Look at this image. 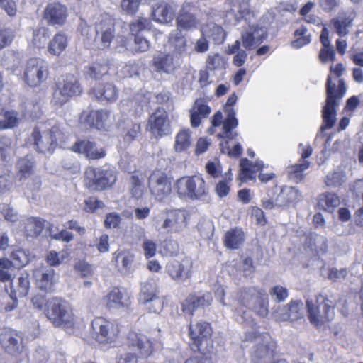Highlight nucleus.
<instances>
[{"label": "nucleus", "instance_id": "obj_54", "mask_svg": "<svg viewBox=\"0 0 363 363\" xmlns=\"http://www.w3.org/2000/svg\"><path fill=\"white\" fill-rule=\"evenodd\" d=\"M229 53L235 54L233 62L237 67H241L246 61L247 54L245 50L240 49V41L237 40L229 46Z\"/></svg>", "mask_w": 363, "mask_h": 363}, {"label": "nucleus", "instance_id": "obj_22", "mask_svg": "<svg viewBox=\"0 0 363 363\" xmlns=\"http://www.w3.org/2000/svg\"><path fill=\"white\" fill-rule=\"evenodd\" d=\"M111 113L106 110H94L82 112L80 120L98 130H106L111 125Z\"/></svg>", "mask_w": 363, "mask_h": 363}, {"label": "nucleus", "instance_id": "obj_51", "mask_svg": "<svg viewBox=\"0 0 363 363\" xmlns=\"http://www.w3.org/2000/svg\"><path fill=\"white\" fill-rule=\"evenodd\" d=\"M346 181V174L340 167H337L334 172L328 174L325 179V184L328 186L334 188L342 186Z\"/></svg>", "mask_w": 363, "mask_h": 363}, {"label": "nucleus", "instance_id": "obj_12", "mask_svg": "<svg viewBox=\"0 0 363 363\" xmlns=\"http://www.w3.org/2000/svg\"><path fill=\"white\" fill-rule=\"evenodd\" d=\"M148 186L151 194L156 200L163 201L172 192L170 179L167 174L160 171H154L149 177Z\"/></svg>", "mask_w": 363, "mask_h": 363}, {"label": "nucleus", "instance_id": "obj_14", "mask_svg": "<svg viewBox=\"0 0 363 363\" xmlns=\"http://www.w3.org/2000/svg\"><path fill=\"white\" fill-rule=\"evenodd\" d=\"M0 347L7 354L18 357L23 350V338L16 330L4 328L0 333Z\"/></svg>", "mask_w": 363, "mask_h": 363}, {"label": "nucleus", "instance_id": "obj_43", "mask_svg": "<svg viewBox=\"0 0 363 363\" xmlns=\"http://www.w3.org/2000/svg\"><path fill=\"white\" fill-rule=\"evenodd\" d=\"M120 127L124 142L128 144L135 140L141 132V128L139 123L129 121L124 123L123 125H120Z\"/></svg>", "mask_w": 363, "mask_h": 363}, {"label": "nucleus", "instance_id": "obj_13", "mask_svg": "<svg viewBox=\"0 0 363 363\" xmlns=\"http://www.w3.org/2000/svg\"><path fill=\"white\" fill-rule=\"evenodd\" d=\"M237 99V95L235 93H233L228 97L225 103L224 108L227 116L223 121L222 132L218 134V138H219L233 140L238 135L237 132L233 131L238 125V121L235 117L236 113L233 108V106L236 104Z\"/></svg>", "mask_w": 363, "mask_h": 363}, {"label": "nucleus", "instance_id": "obj_64", "mask_svg": "<svg viewBox=\"0 0 363 363\" xmlns=\"http://www.w3.org/2000/svg\"><path fill=\"white\" fill-rule=\"evenodd\" d=\"M331 23L333 24L336 33L340 36H344L346 35L348 33L347 28L351 24V20L347 18L333 19L331 21Z\"/></svg>", "mask_w": 363, "mask_h": 363}, {"label": "nucleus", "instance_id": "obj_24", "mask_svg": "<svg viewBox=\"0 0 363 363\" xmlns=\"http://www.w3.org/2000/svg\"><path fill=\"white\" fill-rule=\"evenodd\" d=\"M197 11V7L194 4L185 2L177 18L178 27L185 30L196 28L199 24V21L196 17Z\"/></svg>", "mask_w": 363, "mask_h": 363}, {"label": "nucleus", "instance_id": "obj_33", "mask_svg": "<svg viewBox=\"0 0 363 363\" xmlns=\"http://www.w3.org/2000/svg\"><path fill=\"white\" fill-rule=\"evenodd\" d=\"M90 94L99 101H114L118 98V89L111 83L97 84L90 90Z\"/></svg>", "mask_w": 363, "mask_h": 363}, {"label": "nucleus", "instance_id": "obj_59", "mask_svg": "<svg viewBox=\"0 0 363 363\" xmlns=\"http://www.w3.org/2000/svg\"><path fill=\"white\" fill-rule=\"evenodd\" d=\"M0 215L7 222L14 223L18 220V212L9 204L5 203L0 204Z\"/></svg>", "mask_w": 363, "mask_h": 363}, {"label": "nucleus", "instance_id": "obj_3", "mask_svg": "<svg viewBox=\"0 0 363 363\" xmlns=\"http://www.w3.org/2000/svg\"><path fill=\"white\" fill-rule=\"evenodd\" d=\"M189 214L184 209H165L155 218L156 229L168 233H181L186 228Z\"/></svg>", "mask_w": 363, "mask_h": 363}, {"label": "nucleus", "instance_id": "obj_28", "mask_svg": "<svg viewBox=\"0 0 363 363\" xmlns=\"http://www.w3.org/2000/svg\"><path fill=\"white\" fill-rule=\"evenodd\" d=\"M74 152L82 154L89 160H99L104 158L106 152L104 148H98L95 143L88 140H79L72 147Z\"/></svg>", "mask_w": 363, "mask_h": 363}, {"label": "nucleus", "instance_id": "obj_32", "mask_svg": "<svg viewBox=\"0 0 363 363\" xmlns=\"http://www.w3.org/2000/svg\"><path fill=\"white\" fill-rule=\"evenodd\" d=\"M105 301L106 307L111 309L128 307L130 304L128 294L118 288L111 290L105 297Z\"/></svg>", "mask_w": 363, "mask_h": 363}, {"label": "nucleus", "instance_id": "obj_35", "mask_svg": "<svg viewBox=\"0 0 363 363\" xmlns=\"http://www.w3.org/2000/svg\"><path fill=\"white\" fill-rule=\"evenodd\" d=\"M16 179L23 182L31 177L35 170V162L32 156L20 158L16 163Z\"/></svg>", "mask_w": 363, "mask_h": 363}, {"label": "nucleus", "instance_id": "obj_46", "mask_svg": "<svg viewBox=\"0 0 363 363\" xmlns=\"http://www.w3.org/2000/svg\"><path fill=\"white\" fill-rule=\"evenodd\" d=\"M309 166L310 162L308 161L299 162L298 164L289 166L286 168L289 179L296 183L301 182L304 177L303 172L307 169Z\"/></svg>", "mask_w": 363, "mask_h": 363}, {"label": "nucleus", "instance_id": "obj_17", "mask_svg": "<svg viewBox=\"0 0 363 363\" xmlns=\"http://www.w3.org/2000/svg\"><path fill=\"white\" fill-rule=\"evenodd\" d=\"M272 315L278 321L294 322L303 319V303L301 301H291L287 305L279 306L272 312Z\"/></svg>", "mask_w": 363, "mask_h": 363}, {"label": "nucleus", "instance_id": "obj_53", "mask_svg": "<svg viewBox=\"0 0 363 363\" xmlns=\"http://www.w3.org/2000/svg\"><path fill=\"white\" fill-rule=\"evenodd\" d=\"M14 268L11 261L6 257L0 258V281L7 282L13 279Z\"/></svg>", "mask_w": 363, "mask_h": 363}, {"label": "nucleus", "instance_id": "obj_16", "mask_svg": "<svg viewBox=\"0 0 363 363\" xmlns=\"http://www.w3.org/2000/svg\"><path fill=\"white\" fill-rule=\"evenodd\" d=\"M147 129L155 137H163L171 133V125L166 111L157 108L149 118Z\"/></svg>", "mask_w": 363, "mask_h": 363}, {"label": "nucleus", "instance_id": "obj_7", "mask_svg": "<svg viewBox=\"0 0 363 363\" xmlns=\"http://www.w3.org/2000/svg\"><path fill=\"white\" fill-rule=\"evenodd\" d=\"M47 318L55 325L71 328L74 318L69 304L59 298H52L47 303Z\"/></svg>", "mask_w": 363, "mask_h": 363}, {"label": "nucleus", "instance_id": "obj_18", "mask_svg": "<svg viewBox=\"0 0 363 363\" xmlns=\"http://www.w3.org/2000/svg\"><path fill=\"white\" fill-rule=\"evenodd\" d=\"M254 20L250 22L245 21L247 27H244L241 33V40L243 47L247 50H252L262 43L266 38V32L263 28L253 24Z\"/></svg>", "mask_w": 363, "mask_h": 363}, {"label": "nucleus", "instance_id": "obj_19", "mask_svg": "<svg viewBox=\"0 0 363 363\" xmlns=\"http://www.w3.org/2000/svg\"><path fill=\"white\" fill-rule=\"evenodd\" d=\"M92 335L100 343H108L113 341L116 334L113 325L107 320L99 317L91 322Z\"/></svg>", "mask_w": 363, "mask_h": 363}, {"label": "nucleus", "instance_id": "obj_27", "mask_svg": "<svg viewBox=\"0 0 363 363\" xmlns=\"http://www.w3.org/2000/svg\"><path fill=\"white\" fill-rule=\"evenodd\" d=\"M33 274L38 287L45 291H51L57 281L55 272L50 267L40 266L33 269Z\"/></svg>", "mask_w": 363, "mask_h": 363}, {"label": "nucleus", "instance_id": "obj_57", "mask_svg": "<svg viewBox=\"0 0 363 363\" xmlns=\"http://www.w3.org/2000/svg\"><path fill=\"white\" fill-rule=\"evenodd\" d=\"M4 118V119L0 120V130L15 128L18 124V113L16 111H6Z\"/></svg>", "mask_w": 363, "mask_h": 363}, {"label": "nucleus", "instance_id": "obj_62", "mask_svg": "<svg viewBox=\"0 0 363 363\" xmlns=\"http://www.w3.org/2000/svg\"><path fill=\"white\" fill-rule=\"evenodd\" d=\"M12 140L10 138L3 136L0 138V160L8 161L11 151Z\"/></svg>", "mask_w": 363, "mask_h": 363}, {"label": "nucleus", "instance_id": "obj_49", "mask_svg": "<svg viewBox=\"0 0 363 363\" xmlns=\"http://www.w3.org/2000/svg\"><path fill=\"white\" fill-rule=\"evenodd\" d=\"M156 296H157V281L154 279H150L142 284L140 299L144 303Z\"/></svg>", "mask_w": 363, "mask_h": 363}, {"label": "nucleus", "instance_id": "obj_15", "mask_svg": "<svg viewBox=\"0 0 363 363\" xmlns=\"http://www.w3.org/2000/svg\"><path fill=\"white\" fill-rule=\"evenodd\" d=\"M59 94L62 99H57V94L55 93L53 97V102L56 105L62 106L72 96L79 95L82 88L77 79L73 74H67L57 85Z\"/></svg>", "mask_w": 363, "mask_h": 363}, {"label": "nucleus", "instance_id": "obj_34", "mask_svg": "<svg viewBox=\"0 0 363 363\" xmlns=\"http://www.w3.org/2000/svg\"><path fill=\"white\" fill-rule=\"evenodd\" d=\"M152 65L156 72L170 74L176 68L173 55L170 53H159L154 57Z\"/></svg>", "mask_w": 363, "mask_h": 363}, {"label": "nucleus", "instance_id": "obj_37", "mask_svg": "<svg viewBox=\"0 0 363 363\" xmlns=\"http://www.w3.org/2000/svg\"><path fill=\"white\" fill-rule=\"evenodd\" d=\"M240 165L241 171L240 179L242 182H246L254 179L255 173L264 167L262 161H257L252 163L246 158L241 160Z\"/></svg>", "mask_w": 363, "mask_h": 363}, {"label": "nucleus", "instance_id": "obj_58", "mask_svg": "<svg viewBox=\"0 0 363 363\" xmlns=\"http://www.w3.org/2000/svg\"><path fill=\"white\" fill-rule=\"evenodd\" d=\"M67 257V253L65 251L57 252L55 250H51L48 252L45 260L50 266L57 267L62 263Z\"/></svg>", "mask_w": 363, "mask_h": 363}, {"label": "nucleus", "instance_id": "obj_56", "mask_svg": "<svg viewBox=\"0 0 363 363\" xmlns=\"http://www.w3.org/2000/svg\"><path fill=\"white\" fill-rule=\"evenodd\" d=\"M169 41L179 52H183L186 45V39L179 29H176L170 33Z\"/></svg>", "mask_w": 363, "mask_h": 363}, {"label": "nucleus", "instance_id": "obj_30", "mask_svg": "<svg viewBox=\"0 0 363 363\" xmlns=\"http://www.w3.org/2000/svg\"><path fill=\"white\" fill-rule=\"evenodd\" d=\"M211 109L203 99H198L195 101L193 107L190 110V121L193 128H197L201 125V120L206 118L211 113Z\"/></svg>", "mask_w": 363, "mask_h": 363}, {"label": "nucleus", "instance_id": "obj_2", "mask_svg": "<svg viewBox=\"0 0 363 363\" xmlns=\"http://www.w3.org/2000/svg\"><path fill=\"white\" fill-rule=\"evenodd\" d=\"M347 91L344 79H340L336 85L332 82L330 75L328 76L325 84L326 100L322 110L323 124L317 136H323L324 131L333 127L336 122L337 108Z\"/></svg>", "mask_w": 363, "mask_h": 363}, {"label": "nucleus", "instance_id": "obj_60", "mask_svg": "<svg viewBox=\"0 0 363 363\" xmlns=\"http://www.w3.org/2000/svg\"><path fill=\"white\" fill-rule=\"evenodd\" d=\"M129 26L131 33L136 35L140 31L150 30L151 22L147 18H139L131 23Z\"/></svg>", "mask_w": 363, "mask_h": 363}, {"label": "nucleus", "instance_id": "obj_44", "mask_svg": "<svg viewBox=\"0 0 363 363\" xmlns=\"http://www.w3.org/2000/svg\"><path fill=\"white\" fill-rule=\"evenodd\" d=\"M134 255L129 251H121L116 253V263L118 270L122 273H128L132 270Z\"/></svg>", "mask_w": 363, "mask_h": 363}, {"label": "nucleus", "instance_id": "obj_55", "mask_svg": "<svg viewBox=\"0 0 363 363\" xmlns=\"http://www.w3.org/2000/svg\"><path fill=\"white\" fill-rule=\"evenodd\" d=\"M50 37L49 30L45 27H40L33 30V43L35 47L43 48Z\"/></svg>", "mask_w": 363, "mask_h": 363}, {"label": "nucleus", "instance_id": "obj_47", "mask_svg": "<svg viewBox=\"0 0 363 363\" xmlns=\"http://www.w3.org/2000/svg\"><path fill=\"white\" fill-rule=\"evenodd\" d=\"M340 203V199L335 194L326 193L320 196L318 206L320 209L332 212Z\"/></svg>", "mask_w": 363, "mask_h": 363}, {"label": "nucleus", "instance_id": "obj_4", "mask_svg": "<svg viewBox=\"0 0 363 363\" xmlns=\"http://www.w3.org/2000/svg\"><path fill=\"white\" fill-rule=\"evenodd\" d=\"M308 318L311 324L319 327L330 321L335 316V301L327 296L319 294L315 300H307Z\"/></svg>", "mask_w": 363, "mask_h": 363}, {"label": "nucleus", "instance_id": "obj_61", "mask_svg": "<svg viewBox=\"0 0 363 363\" xmlns=\"http://www.w3.org/2000/svg\"><path fill=\"white\" fill-rule=\"evenodd\" d=\"M130 193L135 199H139L143 193V181L136 175L132 174L130 179Z\"/></svg>", "mask_w": 363, "mask_h": 363}, {"label": "nucleus", "instance_id": "obj_42", "mask_svg": "<svg viewBox=\"0 0 363 363\" xmlns=\"http://www.w3.org/2000/svg\"><path fill=\"white\" fill-rule=\"evenodd\" d=\"M244 242V233L240 228L231 229L225 235V245L229 249H238Z\"/></svg>", "mask_w": 363, "mask_h": 363}, {"label": "nucleus", "instance_id": "obj_41", "mask_svg": "<svg viewBox=\"0 0 363 363\" xmlns=\"http://www.w3.org/2000/svg\"><path fill=\"white\" fill-rule=\"evenodd\" d=\"M202 35L212 40L216 44L222 43L225 37L223 28L213 23H210L202 28Z\"/></svg>", "mask_w": 363, "mask_h": 363}, {"label": "nucleus", "instance_id": "obj_48", "mask_svg": "<svg viewBox=\"0 0 363 363\" xmlns=\"http://www.w3.org/2000/svg\"><path fill=\"white\" fill-rule=\"evenodd\" d=\"M13 291L11 294H16L20 297L26 296L30 289V279L29 274L27 273H22L17 279L16 283L11 284Z\"/></svg>", "mask_w": 363, "mask_h": 363}, {"label": "nucleus", "instance_id": "obj_20", "mask_svg": "<svg viewBox=\"0 0 363 363\" xmlns=\"http://www.w3.org/2000/svg\"><path fill=\"white\" fill-rule=\"evenodd\" d=\"M96 34L101 49L110 47L115 38L114 21L109 16H104L96 26Z\"/></svg>", "mask_w": 363, "mask_h": 363}, {"label": "nucleus", "instance_id": "obj_11", "mask_svg": "<svg viewBox=\"0 0 363 363\" xmlns=\"http://www.w3.org/2000/svg\"><path fill=\"white\" fill-rule=\"evenodd\" d=\"M85 177L89 180V185L96 191L111 187L116 181L114 171L109 169L88 167Z\"/></svg>", "mask_w": 363, "mask_h": 363}, {"label": "nucleus", "instance_id": "obj_50", "mask_svg": "<svg viewBox=\"0 0 363 363\" xmlns=\"http://www.w3.org/2000/svg\"><path fill=\"white\" fill-rule=\"evenodd\" d=\"M294 35L296 38L291 41V46L295 49H299L311 41V34L305 26H302L297 28L294 32Z\"/></svg>", "mask_w": 363, "mask_h": 363}, {"label": "nucleus", "instance_id": "obj_31", "mask_svg": "<svg viewBox=\"0 0 363 363\" xmlns=\"http://www.w3.org/2000/svg\"><path fill=\"white\" fill-rule=\"evenodd\" d=\"M302 199V194L298 189L293 186H284L277 196L279 207L285 208L295 205Z\"/></svg>", "mask_w": 363, "mask_h": 363}, {"label": "nucleus", "instance_id": "obj_29", "mask_svg": "<svg viewBox=\"0 0 363 363\" xmlns=\"http://www.w3.org/2000/svg\"><path fill=\"white\" fill-rule=\"evenodd\" d=\"M231 16H234V25L242 20L249 22L255 20V15L250 9V0H232V8L227 14L228 18Z\"/></svg>", "mask_w": 363, "mask_h": 363}, {"label": "nucleus", "instance_id": "obj_52", "mask_svg": "<svg viewBox=\"0 0 363 363\" xmlns=\"http://www.w3.org/2000/svg\"><path fill=\"white\" fill-rule=\"evenodd\" d=\"M10 258L13 268L23 267L29 262L28 252L20 248L13 250L10 254Z\"/></svg>", "mask_w": 363, "mask_h": 363}, {"label": "nucleus", "instance_id": "obj_40", "mask_svg": "<svg viewBox=\"0 0 363 363\" xmlns=\"http://www.w3.org/2000/svg\"><path fill=\"white\" fill-rule=\"evenodd\" d=\"M22 225L27 236L36 237L45 228L46 220L38 217H30L24 220Z\"/></svg>", "mask_w": 363, "mask_h": 363}, {"label": "nucleus", "instance_id": "obj_45", "mask_svg": "<svg viewBox=\"0 0 363 363\" xmlns=\"http://www.w3.org/2000/svg\"><path fill=\"white\" fill-rule=\"evenodd\" d=\"M67 46V38L62 32L57 33L49 42L48 50L53 55H60Z\"/></svg>", "mask_w": 363, "mask_h": 363}, {"label": "nucleus", "instance_id": "obj_39", "mask_svg": "<svg viewBox=\"0 0 363 363\" xmlns=\"http://www.w3.org/2000/svg\"><path fill=\"white\" fill-rule=\"evenodd\" d=\"M192 132L189 128L180 130L175 136L174 150L176 152H186L192 145Z\"/></svg>", "mask_w": 363, "mask_h": 363}, {"label": "nucleus", "instance_id": "obj_36", "mask_svg": "<svg viewBox=\"0 0 363 363\" xmlns=\"http://www.w3.org/2000/svg\"><path fill=\"white\" fill-rule=\"evenodd\" d=\"M153 19L160 23H168L172 22L174 16V8L173 6L162 2L153 7L152 12Z\"/></svg>", "mask_w": 363, "mask_h": 363}, {"label": "nucleus", "instance_id": "obj_6", "mask_svg": "<svg viewBox=\"0 0 363 363\" xmlns=\"http://www.w3.org/2000/svg\"><path fill=\"white\" fill-rule=\"evenodd\" d=\"M189 334L194 346L201 354L206 355L213 352L212 328L208 323L203 320L190 323Z\"/></svg>", "mask_w": 363, "mask_h": 363}, {"label": "nucleus", "instance_id": "obj_5", "mask_svg": "<svg viewBox=\"0 0 363 363\" xmlns=\"http://www.w3.org/2000/svg\"><path fill=\"white\" fill-rule=\"evenodd\" d=\"M175 189L180 198L192 201L202 200L208 194L204 179L199 175L183 177L177 180Z\"/></svg>", "mask_w": 363, "mask_h": 363}, {"label": "nucleus", "instance_id": "obj_26", "mask_svg": "<svg viewBox=\"0 0 363 363\" xmlns=\"http://www.w3.org/2000/svg\"><path fill=\"white\" fill-rule=\"evenodd\" d=\"M67 17V8L60 3L47 5L44 10L43 18L47 23L54 26H62Z\"/></svg>", "mask_w": 363, "mask_h": 363}, {"label": "nucleus", "instance_id": "obj_23", "mask_svg": "<svg viewBox=\"0 0 363 363\" xmlns=\"http://www.w3.org/2000/svg\"><path fill=\"white\" fill-rule=\"evenodd\" d=\"M192 263L189 259H184L182 262L177 260L169 261L165 271L174 281H183L189 279L191 275Z\"/></svg>", "mask_w": 363, "mask_h": 363}, {"label": "nucleus", "instance_id": "obj_9", "mask_svg": "<svg viewBox=\"0 0 363 363\" xmlns=\"http://www.w3.org/2000/svg\"><path fill=\"white\" fill-rule=\"evenodd\" d=\"M59 135V127L54 125L50 130L42 133L38 128H35L31 138L36 150L43 154H52L57 145V138Z\"/></svg>", "mask_w": 363, "mask_h": 363}, {"label": "nucleus", "instance_id": "obj_25", "mask_svg": "<svg viewBox=\"0 0 363 363\" xmlns=\"http://www.w3.org/2000/svg\"><path fill=\"white\" fill-rule=\"evenodd\" d=\"M213 301L209 292H201L189 295L182 303V311L185 313L192 315L195 310L211 306Z\"/></svg>", "mask_w": 363, "mask_h": 363}, {"label": "nucleus", "instance_id": "obj_38", "mask_svg": "<svg viewBox=\"0 0 363 363\" xmlns=\"http://www.w3.org/2000/svg\"><path fill=\"white\" fill-rule=\"evenodd\" d=\"M108 65L106 60H96L85 67L84 74L87 78L99 79L108 74Z\"/></svg>", "mask_w": 363, "mask_h": 363}, {"label": "nucleus", "instance_id": "obj_21", "mask_svg": "<svg viewBox=\"0 0 363 363\" xmlns=\"http://www.w3.org/2000/svg\"><path fill=\"white\" fill-rule=\"evenodd\" d=\"M128 345L138 351L142 357H148L152 354L153 343L145 335L134 331L129 332L127 337Z\"/></svg>", "mask_w": 363, "mask_h": 363}, {"label": "nucleus", "instance_id": "obj_10", "mask_svg": "<svg viewBox=\"0 0 363 363\" xmlns=\"http://www.w3.org/2000/svg\"><path fill=\"white\" fill-rule=\"evenodd\" d=\"M48 76V67L40 58L28 60L24 70V78L28 85L36 87L44 82Z\"/></svg>", "mask_w": 363, "mask_h": 363}, {"label": "nucleus", "instance_id": "obj_8", "mask_svg": "<svg viewBox=\"0 0 363 363\" xmlns=\"http://www.w3.org/2000/svg\"><path fill=\"white\" fill-rule=\"evenodd\" d=\"M245 340H262V343H258L252 352V363H267L274 357L276 345L270 340L269 335L262 336L255 330H252L245 333Z\"/></svg>", "mask_w": 363, "mask_h": 363}, {"label": "nucleus", "instance_id": "obj_1", "mask_svg": "<svg viewBox=\"0 0 363 363\" xmlns=\"http://www.w3.org/2000/svg\"><path fill=\"white\" fill-rule=\"evenodd\" d=\"M235 298L238 305L235 308V315L242 313L240 317L236 318L240 323L244 322V315L246 314V311L242 312V307L253 311L262 318L269 313L268 296L263 289L255 286L242 287L236 291Z\"/></svg>", "mask_w": 363, "mask_h": 363}, {"label": "nucleus", "instance_id": "obj_63", "mask_svg": "<svg viewBox=\"0 0 363 363\" xmlns=\"http://www.w3.org/2000/svg\"><path fill=\"white\" fill-rule=\"evenodd\" d=\"M269 296L278 303L284 302L289 296L286 288L277 285L270 289L269 291Z\"/></svg>", "mask_w": 363, "mask_h": 363}]
</instances>
